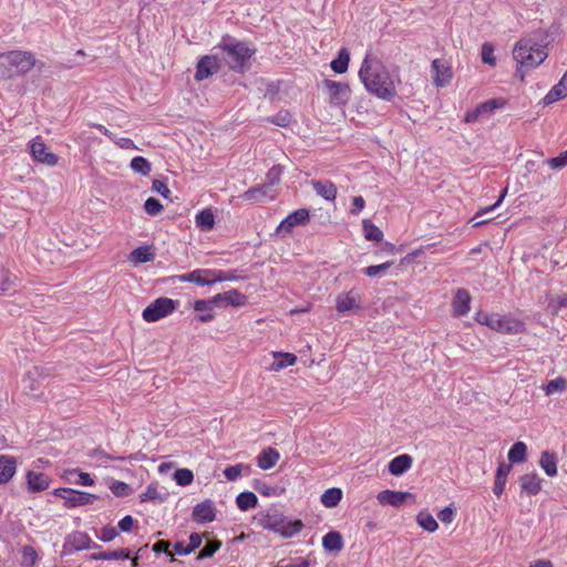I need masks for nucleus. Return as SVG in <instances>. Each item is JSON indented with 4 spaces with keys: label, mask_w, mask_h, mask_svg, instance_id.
I'll use <instances>...</instances> for the list:
<instances>
[{
    "label": "nucleus",
    "mask_w": 567,
    "mask_h": 567,
    "mask_svg": "<svg viewBox=\"0 0 567 567\" xmlns=\"http://www.w3.org/2000/svg\"><path fill=\"white\" fill-rule=\"evenodd\" d=\"M359 79L371 95L390 102L396 94V87L386 66L377 58L367 54L359 70Z\"/></svg>",
    "instance_id": "1"
},
{
    "label": "nucleus",
    "mask_w": 567,
    "mask_h": 567,
    "mask_svg": "<svg viewBox=\"0 0 567 567\" xmlns=\"http://www.w3.org/2000/svg\"><path fill=\"white\" fill-rule=\"evenodd\" d=\"M221 51V61L235 73L244 74L251 68V58L256 54L255 45L240 41L230 34H224L214 48Z\"/></svg>",
    "instance_id": "2"
},
{
    "label": "nucleus",
    "mask_w": 567,
    "mask_h": 567,
    "mask_svg": "<svg viewBox=\"0 0 567 567\" xmlns=\"http://www.w3.org/2000/svg\"><path fill=\"white\" fill-rule=\"evenodd\" d=\"M548 53L545 45H540L533 39L519 40L513 50V58L517 62L515 78L524 81V69H534L545 61Z\"/></svg>",
    "instance_id": "3"
},
{
    "label": "nucleus",
    "mask_w": 567,
    "mask_h": 567,
    "mask_svg": "<svg viewBox=\"0 0 567 567\" xmlns=\"http://www.w3.org/2000/svg\"><path fill=\"white\" fill-rule=\"evenodd\" d=\"M257 525L284 538L295 537L299 535L303 528L301 519H288L285 514L279 511H268L259 514Z\"/></svg>",
    "instance_id": "4"
},
{
    "label": "nucleus",
    "mask_w": 567,
    "mask_h": 567,
    "mask_svg": "<svg viewBox=\"0 0 567 567\" xmlns=\"http://www.w3.org/2000/svg\"><path fill=\"white\" fill-rule=\"evenodd\" d=\"M52 494L63 499L65 508L86 506L97 498L91 493L75 491L70 487H58L53 489Z\"/></svg>",
    "instance_id": "5"
},
{
    "label": "nucleus",
    "mask_w": 567,
    "mask_h": 567,
    "mask_svg": "<svg viewBox=\"0 0 567 567\" xmlns=\"http://www.w3.org/2000/svg\"><path fill=\"white\" fill-rule=\"evenodd\" d=\"M175 300L168 298L155 299L150 306L143 310V319L145 322H156L162 318L171 316L175 310Z\"/></svg>",
    "instance_id": "6"
},
{
    "label": "nucleus",
    "mask_w": 567,
    "mask_h": 567,
    "mask_svg": "<svg viewBox=\"0 0 567 567\" xmlns=\"http://www.w3.org/2000/svg\"><path fill=\"white\" fill-rule=\"evenodd\" d=\"M0 59L13 66L17 74H25L37 64L33 53L29 51H10L1 54Z\"/></svg>",
    "instance_id": "7"
},
{
    "label": "nucleus",
    "mask_w": 567,
    "mask_h": 567,
    "mask_svg": "<svg viewBox=\"0 0 567 567\" xmlns=\"http://www.w3.org/2000/svg\"><path fill=\"white\" fill-rule=\"evenodd\" d=\"M322 86L328 91L329 102L332 105H347L351 99V87L348 83L324 79Z\"/></svg>",
    "instance_id": "8"
},
{
    "label": "nucleus",
    "mask_w": 567,
    "mask_h": 567,
    "mask_svg": "<svg viewBox=\"0 0 567 567\" xmlns=\"http://www.w3.org/2000/svg\"><path fill=\"white\" fill-rule=\"evenodd\" d=\"M487 328L503 334H518L525 332L524 321L513 316L498 315Z\"/></svg>",
    "instance_id": "9"
},
{
    "label": "nucleus",
    "mask_w": 567,
    "mask_h": 567,
    "mask_svg": "<svg viewBox=\"0 0 567 567\" xmlns=\"http://www.w3.org/2000/svg\"><path fill=\"white\" fill-rule=\"evenodd\" d=\"M220 70V59L217 54L203 55L196 63L195 80L203 81Z\"/></svg>",
    "instance_id": "10"
},
{
    "label": "nucleus",
    "mask_w": 567,
    "mask_h": 567,
    "mask_svg": "<svg viewBox=\"0 0 567 567\" xmlns=\"http://www.w3.org/2000/svg\"><path fill=\"white\" fill-rule=\"evenodd\" d=\"M30 153L32 158L41 164L50 167L58 164L59 157L54 153L50 152L47 145L39 138L30 142Z\"/></svg>",
    "instance_id": "11"
},
{
    "label": "nucleus",
    "mask_w": 567,
    "mask_h": 567,
    "mask_svg": "<svg viewBox=\"0 0 567 567\" xmlns=\"http://www.w3.org/2000/svg\"><path fill=\"white\" fill-rule=\"evenodd\" d=\"M310 220V210L307 208H299L290 213L281 220L277 227V233H290L297 226H303Z\"/></svg>",
    "instance_id": "12"
},
{
    "label": "nucleus",
    "mask_w": 567,
    "mask_h": 567,
    "mask_svg": "<svg viewBox=\"0 0 567 567\" xmlns=\"http://www.w3.org/2000/svg\"><path fill=\"white\" fill-rule=\"evenodd\" d=\"M181 282H193L197 286H210L216 284L215 269H197L178 277Z\"/></svg>",
    "instance_id": "13"
},
{
    "label": "nucleus",
    "mask_w": 567,
    "mask_h": 567,
    "mask_svg": "<svg viewBox=\"0 0 567 567\" xmlns=\"http://www.w3.org/2000/svg\"><path fill=\"white\" fill-rule=\"evenodd\" d=\"M216 509L214 502L203 501L193 507L192 517L197 524H208L215 520Z\"/></svg>",
    "instance_id": "14"
},
{
    "label": "nucleus",
    "mask_w": 567,
    "mask_h": 567,
    "mask_svg": "<svg viewBox=\"0 0 567 567\" xmlns=\"http://www.w3.org/2000/svg\"><path fill=\"white\" fill-rule=\"evenodd\" d=\"M471 310V295L466 289H457L454 292L452 301L453 317L460 318L466 316Z\"/></svg>",
    "instance_id": "15"
},
{
    "label": "nucleus",
    "mask_w": 567,
    "mask_h": 567,
    "mask_svg": "<svg viewBox=\"0 0 567 567\" xmlns=\"http://www.w3.org/2000/svg\"><path fill=\"white\" fill-rule=\"evenodd\" d=\"M51 477L43 472H27L28 491L31 493H41L51 486Z\"/></svg>",
    "instance_id": "16"
},
{
    "label": "nucleus",
    "mask_w": 567,
    "mask_h": 567,
    "mask_svg": "<svg viewBox=\"0 0 567 567\" xmlns=\"http://www.w3.org/2000/svg\"><path fill=\"white\" fill-rule=\"evenodd\" d=\"M359 308L360 295L354 289H350L347 293L338 295L336 300V309L338 313H344Z\"/></svg>",
    "instance_id": "17"
},
{
    "label": "nucleus",
    "mask_w": 567,
    "mask_h": 567,
    "mask_svg": "<svg viewBox=\"0 0 567 567\" xmlns=\"http://www.w3.org/2000/svg\"><path fill=\"white\" fill-rule=\"evenodd\" d=\"M518 484H520V492L527 496L537 495L542 488V480L535 472L522 475Z\"/></svg>",
    "instance_id": "18"
},
{
    "label": "nucleus",
    "mask_w": 567,
    "mask_h": 567,
    "mask_svg": "<svg viewBox=\"0 0 567 567\" xmlns=\"http://www.w3.org/2000/svg\"><path fill=\"white\" fill-rule=\"evenodd\" d=\"M512 465L509 463L501 462L495 472L493 493L495 497H501L505 491L506 478L509 476Z\"/></svg>",
    "instance_id": "19"
},
{
    "label": "nucleus",
    "mask_w": 567,
    "mask_h": 567,
    "mask_svg": "<svg viewBox=\"0 0 567 567\" xmlns=\"http://www.w3.org/2000/svg\"><path fill=\"white\" fill-rule=\"evenodd\" d=\"M409 494L406 492H394L390 489H384L383 492L378 493L377 499L382 506H400L402 505Z\"/></svg>",
    "instance_id": "20"
},
{
    "label": "nucleus",
    "mask_w": 567,
    "mask_h": 567,
    "mask_svg": "<svg viewBox=\"0 0 567 567\" xmlns=\"http://www.w3.org/2000/svg\"><path fill=\"white\" fill-rule=\"evenodd\" d=\"M312 188L318 196L328 202H333L337 197V186L329 179H318L311 182Z\"/></svg>",
    "instance_id": "21"
},
{
    "label": "nucleus",
    "mask_w": 567,
    "mask_h": 567,
    "mask_svg": "<svg viewBox=\"0 0 567 567\" xmlns=\"http://www.w3.org/2000/svg\"><path fill=\"white\" fill-rule=\"evenodd\" d=\"M17 473V458L10 455H0V485L11 481Z\"/></svg>",
    "instance_id": "22"
},
{
    "label": "nucleus",
    "mask_w": 567,
    "mask_h": 567,
    "mask_svg": "<svg viewBox=\"0 0 567 567\" xmlns=\"http://www.w3.org/2000/svg\"><path fill=\"white\" fill-rule=\"evenodd\" d=\"M221 301L231 305L233 307H243L246 305V297L239 290L230 289L224 293L214 296L213 302H215V305Z\"/></svg>",
    "instance_id": "23"
},
{
    "label": "nucleus",
    "mask_w": 567,
    "mask_h": 567,
    "mask_svg": "<svg viewBox=\"0 0 567 567\" xmlns=\"http://www.w3.org/2000/svg\"><path fill=\"white\" fill-rule=\"evenodd\" d=\"M271 189L265 183L261 185L252 186L244 192L239 197L249 202H261L265 198H274L270 194Z\"/></svg>",
    "instance_id": "24"
},
{
    "label": "nucleus",
    "mask_w": 567,
    "mask_h": 567,
    "mask_svg": "<svg viewBox=\"0 0 567 567\" xmlns=\"http://www.w3.org/2000/svg\"><path fill=\"white\" fill-rule=\"evenodd\" d=\"M431 68L434 72V83L437 86H445L452 78L450 68L442 63L439 59L432 61Z\"/></svg>",
    "instance_id": "25"
},
{
    "label": "nucleus",
    "mask_w": 567,
    "mask_h": 567,
    "mask_svg": "<svg viewBox=\"0 0 567 567\" xmlns=\"http://www.w3.org/2000/svg\"><path fill=\"white\" fill-rule=\"evenodd\" d=\"M412 467V457L410 454L395 456L389 463V473L399 476Z\"/></svg>",
    "instance_id": "26"
},
{
    "label": "nucleus",
    "mask_w": 567,
    "mask_h": 567,
    "mask_svg": "<svg viewBox=\"0 0 567 567\" xmlns=\"http://www.w3.org/2000/svg\"><path fill=\"white\" fill-rule=\"evenodd\" d=\"M506 194H507V188L502 189L501 195L498 196L497 200L493 205H489L485 208L480 209L470 220V223H472V227H478V226L489 223L491 219H480V217L493 212L496 207H498L501 205V203L503 202L504 197L506 196Z\"/></svg>",
    "instance_id": "27"
},
{
    "label": "nucleus",
    "mask_w": 567,
    "mask_h": 567,
    "mask_svg": "<svg viewBox=\"0 0 567 567\" xmlns=\"http://www.w3.org/2000/svg\"><path fill=\"white\" fill-rule=\"evenodd\" d=\"M279 453L272 447L262 450L259 456H257V466L261 470H269L278 463Z\"/></svg>",
    "instance_id": "28"
},
{
    "label": "nucleus",
    "mask_w": 567,
    "mask_h": 567,
    "mask_svg": "<svg viewBox=\"0 0 567 567\" xmlns=\"http://www.w3.org/2000/svg\"><path fill=\"white\" fill-rule=\"evenodd\" d=\"M45 375V372L40 367H33L29 369L27 374L23 377L24 388L30 391L39 389L40 380Z\"/></svg>",
    "instance_id": "29"
},
{
    "label": "nucleus",
    "mask_w": 567,
    "mask_h": 567,
    "mask_svg": "<svg viewBox=\"0 0 567 567\" xmlns=\"http://www.w3.org/2000/svg\"><path fill=\"white\" fill-rule=\"evenodd\" d=\"M321 545H323V548L328 551H341L343 548L342 535L336 530H331L321 538Z\"/></svg>",
    "instance_id": "30"
},
{
    "label": "nucleus",
    "mask_w": 567,
    "mask_h": 567,
    "mask_svg": "<svg viewBox=\"0 0 567 567\" xmlns=\"http://www.w3.org/2000/svg\"><path fill=\"white\" fill-rule=\"evenodd\" d=\"M350 62V53L347 48H341L338 52L337 58H334L330 66L337 74H343L348 71Z\"/></svg>",
    "instance_id": "31"
},
{
    "label": "nucleus",
    "mask_w": 567,
    "mask_h": 567,
    "mask_svg": "<svg viewBox=\"0 0 567 567\" xmlns=\"http://www.w3.org/2000/svg\"><path fill=\"white\" fill-rule=\"evenodd\" d=\"M539 466L544 470L547 476L554 477L557 475V457L556 454L544 451L540 454Z\"/></svg>",
    "instance_id": "32"
},
{
    "label": "nucleus",
    "mask_w": 567,
    "mask_h": 567,
    "mask_svg": "<svg viewBox=\"0 0 567 567\" xmlns=\"http://www.w3.org/2000/svg\"><path fill=\"white\" fill-rule=\"evenodd\" d=\"M195 223L196 226L203 231L212 230L215 225V215L209 208L203 209L197 213Z\"/></svg>",
    "instance_id": "33"
},
{
    "label": "nucleus",
    "mask_w": 567,
    "mask_h": 567,
    "mask_svg": "<svg viewBox=\"0 0 567 567\" xmlns=\"http://www.w3.org/2000/svg\"><path fill=\"white\" fill-rule=\"evenodd\" d=\"M274 362L271 364V371H280L285 368L296 364L297 357L291 353L274 352Z\"/></svg>",
    "instance_id": "34"
},
{
    "label": "nucleus",
    "mask_w": 567,
    "mask_h": 567,
    "mask_svg": "<svg viewBox=\"0 0 567 567\" xmlns=\"http://www.w3.org/2000/svg\"><path fill=\"white\" fill-rule=\"evenodd\" d=\"M18 277L11 274L10 270L1 267L0 268V291L3 293H10L17 288Z\"/></svg>",
    "instance_id": "35"
},
{
    "label": "nucleus",
    "mask_w": 567,
    "mask_h": 567,
    "mask_svg": "<svg viewBox=\"0 0 567 567\" xmlns=\"http://www.w3.org/2000/svg\"><path fill=\"white\" fill-rule=\"evenodd\" d=\"M213 305H215V302H213L212 299H198L193 303V309L198 312H203L198 315V320L209 322L214 319V313L210 312Z\"/></svg>",
    "instance_id": "36"
},
{
    "label": "nucleus",
    "mask_w": 567,
    "mask_h": 567,
    "mask_svg": "<svg viewBox=\"0 0 567 567\" xmlns=\"http://www.w3.org/2000/svg\"><path fill=\"white\" fill-rule=\"evenodd\" d=\"M527 458V444L518 441L512 444L508 452V460L512 464L523 463Z\"/></svg>",
    "instance_id": "37"
},
{
    "label": "nucleus",
    "mask_w": 567,
    "mask_h": 567,
    "mask_svg": "<svg viewBox=\"0 0 567 567\" xmlns=\"http://www.w3.org/2000/svg\"><path fill=\"white\" fill-rule=\"evenodd\" d=\"M342 499V491L338 487H331L323 492L320 496V502L323 506L331 508L334 507Z\"/></svg>",
    "instance_id": "38"
},
{
    "label": "nucleus",
    "mask_w": 567,
    "mask_h": 567,
    "mask_svg": "<svg viewBox=\"0 0 567 567\" xmlns=\"http://www.w3.org/2000/svg\"><path fill=\"white\" fill-rule=\"evenodd\" d=\"M567 96V90L561 82L555 84L549 92L544 96L543 104L550 105Z\"/></svg>",
    "instance_id": "39"
},
{
    "label": "nucleus",
    "mask_w": 567,
    "mask_h": 567,
    "mask_svg": "<svg viewBox=\"0 0 567 567\" xmlns=\"http://www.w3.org/2000/svg\"><path fill=\"white\" fill-rule=\"evenodd\" d=\"M363 235L367 240L370 241H381L383 238L382 230L375 226L370 219H364L362 221Z\"/></svg>",
    "instance_id": "40"
},
{
    "label": "nucleus",
    "mask_w": 567,
    "mask_h": 567,
    "mask_svg": "<svg viewBox=\"0 0 567 567\" xmlns=\"http://www.w3.org/2000/svg\"><path fill=\"white\" fill-rule=\"evenodd\" d=\"M238 509L248 511L257 506V496L254 492H243L236 498Z\"/></svg>",
    "instance_id": "41"
},
{
    "label": "nucleus",
    "mask_w": 567,
    "mask_h": 567,
    "mask_svg": "<svg viewBox=\"0 0 567 567\" xmlns=\"http://www.w3.org/2000/svg\"><path fill=\"white\" fill-rule=\"evenodd\" d=\"M94 559L100 560H121L130 558V550L127 548H120L112 551H100L96 555H93Z\"/></svg>",
    "instance_id": "42"
},
{
    "label": "nucleus",
    "mask_w": 567,
    "mask_h": 567,
    "mask_svg": "<svg viewBox=\"0 0 567 567\" xmlns=\"http://www.w3.org/2000/svg\"><path fill=\"white\" fill-rule=\"evenodd\" d=\"M130 167L135 172L143 176L150 175L152 171V165L150 161L143 156H135L132 158Z\"/></svg>",
    "instance_id": "43"
},
{
    "label": "nucleus",
    "mask_w": 567,
    "mask_h": 567,
    "mask_svg": "<svg viewBox=\"0 0 567 567\" xmlns=\"http://www.w3.org/2000/svg\"><path fill=\"white\" fill-rule=\"evenodd\" d=\"M567 389V380L563 377H558L548 381L544 388L546 395L554 393H564Z\"/></svg>",
    "instance_id": "44"
},
{
    "label": "nucleus",
    "mask_w": 567,
    "mask_h": 567,
    "mask_svg": "<svg viewBox=\"0 0 567 567\" xmlns=\"http://www.w3.org/2000/svg\"><path fill=\"white\" fill-rule=\"evenodd\" d=\"M417 525L430 533H434L437 529V523L434 516L426 511H421L416 516Z\"/></svg>",
    "instance_id": "45"
},
{
    "label": "nucleus",
    "mask_w": 567,
    "mask_h": 567,
    "mask_svg": "<svg viewBox=\"0 0 567 567\" xmlns=\"http://www.w3.org/2000/svg\"><path fill=\"white\" fill-rule=\"evenodd\" d=\"M292 121V115L287 110H281L277 114L269 116L267 118V122L277 125L279 127H287L290 125Z\"/></svg>",
    "instance_id": "46"
},
{
    "label": "nucleus",
    "mask_w": 567,
    "mask_h": 567,
    "mask_svg": "<svg viewBox=\"0 0 567 567\" xmlns=\"http://www.w3.org/2000/svg\"><path fill=\"white\" fill-rule=\"evenodd\" d=\"M506 100L503 97L497 99H491L488 101H485L483 103H480L477 106L481 109V112L484 114H491L497 109H502L505 106Z\"/></svg>",
    "instance_id": "47"
},
{
    "label": "nucleus",
    "mask_w": 567,
    "mask_h": 567,
    "mask_svg": "<svg viewBox=\"0 0 567 567\" xmlns=\"http://www.w3.org/2000/svg\"><path fill=\"white\" fill-rule=\"evenodd\" d=\"M154 255L151 250H133L131 255H128V262H133L135 266H138L144 262H150L153 259Z\"/></svg>",
    "instance_id": "48"
},
{
    "label": "nucleus",
    "mask_w": 567,
    "mask_h": 567,
    "mask_svg": "<svg viewBox=\"0 0 567 567\" xmlns=\"http://www.w3.org/2000/svg\"><path fill=\"white\" fill-rule=\"evenodd\" d=\"M38 559L39 555L34 547L29 545L22 547V567H34Z\"/></svg>",
    "instance_id": "49"
},
{
    "label": "nucleus",
    "mask_w": 567,
    "mask_h": 567,
    "mask_svg": "<svg viewBox=\"0 0 567 567\" xmlns=\"http://www.w3.org/2000/svg\"><path fill=\"white\" fill-rule=\"evenodd\" d=\"M174 480L182 487L188 486L193 483V472L186 467L178 468L174 472Z\"/></svg>",
    "instance_id": "50"
},
{
    "label": "nucleus",
    "mask_w": 567,
    "mask_h": 567,
    "mask_svg": "<svg viewBox=\"0 0 567 567\" xmlns=\"http://www.w3.org/2000/svg\"><path fill=\"white\" fill-rule=\"evenodd\" d=\"M220 546L221 543L218 539L207 542L206 545H204V547L202 548V550L198 551L197 558L203 559L213 557L214 554L219 550Z\"/></svg>",
    "instance_id": "51"
},
{
    "label": "nucleus",
    "mask_w": 567,
    "mask_h": 567,
    "mask_svg": "<svg viewBox=\"0 0 567 567\" xmlns=\"http://www.w3.org/2000/svg\"><path fill=\"white\" fill-rule=\"evenodd\" d=\"M282 166L274 165L266 174L265 184L271 189V187L280 182L282 175Z\"/></svg>",
    "instance_id": "52"
},
{
    "label": "nucleus",
    "mask_w": 567,
    "mask_h": 567,
    "mask_svg": "<svg viewBox=\"0 0 567 567\" xmlns=\"http://www.w3.org/2000/svg\"><path fill=\"white\" fill-rule=\"evenodd\" d=\"M482 62L488 65H495L496 59L494 56V45L489 42L483 43L481 48Z\"/></svg>",
    "instance_id": "53"
},
{
    "label": "nucleus",
    "mask_w": 567,
    "mask_h": 567,
    "mask_svg": "<svg viewBox=\"0 0 567 567\" xmlns=\"http://www.w3.org/2000/svg\"><path fill=\"white\" fill-rule=\"evenodd\" d=\"M216 282L241 280L245 277L235 270H215Z\"/></svg>",
    "instance_id": "54"
},
{
    "label": "nucleus",
    "mask_w": 567,
    "mask_h": 567,
    "mask_svg": "<svg viewBox=\"0 0 567 567\" xmlns=\"http://www.w3.org/2000/svg\"><path fill=\"white\" fill-rule=\"evenodd\" d=\"M156 499H162L161 492H158L156 484H150L148 487L145 488V492L140 495V502H151Z\"/></svg>",
    "instance_id": "55"
},
{
    "label": "nucleus",
    "mask_w": 567,
    "mask_h": 567,
    "mask_svg": "<svg viewBox=\"0 0 567 567\" xmlns=\"http://www.w3.org/2000/svg\"><path fill=\"white\" fill-rule=\"evenodd\" d=\"M145 212L151 216H156L163 210V205L155 197H148L144 203Z\"/></svg>",
    "instance_id": "56"
},
{
    "label": "nucleus",
    "mask_w": 567,
    "mask_h": 567,
    "mask_svg": "<svg viewBox=\"0 0 567 567\" xmlns=\"http://www.w3.org/2000/svg\"><path fill=\"white\" fill-rule=\"evenodd\" d=\"M91 543L92 540L87 537L86 534L76 533L73 535V544L76 550L90 548Z\"/></svg>",
    "instance_id": "57"
},
{
    "label": "nucleus",
    "mask_w": 567,
    "mask_h": 567,
    "mask_svg": "<svg viewBox=\"0 0 567 567\" xmlns=\"http://www.w3.org/2000/svg\"><path fill=\"white\" fill-rule=\"evenodd\" d=\"M392 265H393V261H384L383 264L378 265V266H368L364 269V275L368 277H375L379 274L388 270Z\"/></svg>",
    "instance_id": "58"
},
{
    "label": "nucleus",
    "mask_w": 567,
    "mask_h": 567,
    "mask_svg": "<svg viewBox=\"0 0 567 567\" xmlns=\"http://www.w3.org/2000/svg\"><path fill=\"white\" fill-rule=\"evenodd\" d=\"M548 165L553 169H559L567 165V150L561 152L558 156L547 159Z\"/></svg>",
    "instance_id": "59"
},
{
    "label": "nucleus",
    "mask_w": 567,
    "mask_h": 567,
    "mask_svg": "<svg viewBox=\"0 0 567 567\" xmlns=\"http://www.w3.org/2000/svg\"><path fill=\"white\" fill-rule=\"evenodd\" d=\"M243 474V464H236L233 466H228L224 471V475L227 481H235Z\"/></svg>",
    "instance_id": "60"
},
{
    "label": "nucleus",
    "mask_w": 567,
    "mask_h": 567,
    "mask_svg": "<svg viewBox=\"0 0 567 567\" xmlns=\"http://www.w3.org/2000/svg\"><path fill=\"white\" fill-rule=\"evenodd\" d=\"M117 536V530L115 527L112 526H105L102 530H100V535H97V538L104 543H110Z\"/></svg>",
    "instance_id": "61"
},
{
    "label": "nucleus",
    "mask_w": 567,
    "mask_h": 567,
    "mask_svg": "<svg viewBox=\"0 0 567 567\" xmlns=\"http://www.w3.org/2000/svg\"><path fill=\"white\" fill-rule=\"evenodd\" d=\"M152 190L159 194L164 198H168L171 190L166 183L161 179H154L152 183Z\"/></svg>",
    "instance_id": "62"
},
{
    "label": "nucleus",
    "mask_w": 567,
    "mask_h": 567,
    "mask_svg": "<svg viewBox=\"0 0 567 567\" xmlns=\"http://www.w3.org/2000/svg\"><path fill=\"white\" fill-rule=\"evenodd\" d=\"M110 488L116 497H126L130 493V487L124 482H116L112 484Z\"/></svg>",
    "instance_id": "63"
},
{
    "label": "nucleus",
    "mask_w": 567,
    "mask_h": 567,
    "mask_svg": "<svg viewBox=\"0 0 567 567\" xmlns=\"http://www.w3.org/2000/svg\"><path fill=\"white\" fill-rule=\"evenodd\" d=\"M498 316V313H487V312H482V311H478L476 312L475 315V321L483 324V326H486L488 327V324L491 322H493V320Z\"/></svg>",
    "instance_id": "64"
}]
</instances>
